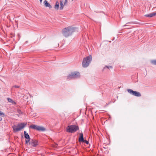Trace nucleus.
Listing matches in <instances>:
<instances>
[{
	"label": "nucleus",
	"mask_w": 156,
	"mask_h": 156,
	"mask_svg": "<svg viewBox=\"0 0 156 156\" xmlns=\"http://www.w3.org/2000/svg\"><path fill=\"white\" fill-rule=\"evenodd\" d=\"M76 27H68L63 29L62 30V33L66 37L71 36L75 30Z\"/></svg>",
	"instance_id": "nucleus-1"
},
{
	"label": "nucleus",
	"mask_w": 156,
	"mask_h": 156,
	"mask_svg": "<svg viewBox=\"0 0 156 156\" xmlns=\"http://www.w3.org/2000/svg\"><path fill=\"white\" fill-rule=\"evenodd\" d=\"M92 60V57L91 55H89L86 58H84L82 62V66L84 68L88 67L90 63Z\"/></svg>",
	"instance_id": "nucleus-2"
},
{
	"label": "nucleus",
	"mask_w": 156,
	"mask_h": 156,
	"mask_svg": "<svg viewBox=\"0 0 156 156\" xmlns=\"http://www.w3.org/2000/svg\"><path fill=\"white\" fill-rule=\"evenodd\" d=\"M79 129V128L78 126L72 125L67 126L66 130L67 132L73 133L76 132Z\"/></svg>",
	"instance_id": "nucleus-3"
},
{
	"label": "nucleus",
	"mask_w": 156,
	"mask_h": 156,
	"mask_svg": "<svg viewBox=\"0 0 156 156\" xmlns=\"http://www.w3.org/2000/svg\"><path fill=\"white\" fill-rule=\"evenodd\" d=\"M27 123L24 122L18 123L17 125H14L12 126L14 132H17L20 131L25 127Z\"/></svg>",
	"instance_id": "nucleus-4"
},
{
	"label": "nucleus",
	"mask_w": 156,
	"mask_h": 156,
	"mask_svg": "<svg viewBox=\"0 0 156 156\" xmlns=\"http://www.w3.org/2000/svg\"><path fill=\"white\" fill-rule=\"evenodd\" d=\"M80 74L79 72H75L69 74L67 77V79L69 80L72 79L77 78L80 77Z\"/></svg>",
	"instance_id": "nucleus-5"
},
{
	"label": "nucleus",
	"mask_w": 156,
	"mask_h": 156,
	"mask_svg": "<svg viewBox=\"0 0 156 156\" xmlns=\"http://www.w3.org/2000/svg\"><path fill=\"white\" fill-rule=\"evenodd\" d=\"M30 127L39 131H44L46 130L45 128L42 126L34 124L31 125L30 126Z\"/></svg>",
	"instance_id": "nucleus-6"
},
{
	"label": "nucleus",
	"mask_w": 156,
	"mask_h": 156,
	"mask_svg": "<svg viewBox=\"0 0 156 156\" xmlns=\"http://www.w3.org/2000/svg\"><path fill=\"white\" fill-rule=\"evenodd\" d=\"M127 90L129 93L134 96L140 97L141 96V94L139 92L133 91L131 89H127Z\"/></svg>",
	"instance_id": "nucleus-7"
},
{
	"label": "nucleus",
	"mask_w": 156,
	"mask_h": 156,
	"mask_svg": "<svg viewBox=\"0 0 156 156\" xmlns=\"http://www.w3.org/2000/svg\"><path fill=\"white\" fill-rule=\"evenodd\" d=\"M28 143L31 146L33 147H36L39 144L38 141L34 139H31Z\"/></svg>",
	"instance_id": "nucleus-8"
},
{
	"label": "nucleus",
	"mask_w": 156,
	"mask_h": 156,
	"mask_svg": "<svg viewBox=\"0 0 156 156\" xmlns=\"http://www.w3.org/2000/svg\"><path fill=\"white\" fill-rule=\"evenodd\" d=\"M24 137L26 139L25 140L26 144H27L30 140V138L28 133L26 131H24Z\"/></svg>",
	"instance_id": "nucleus-9"
},
{
	"label": "nucleus",
	"mask_w": 156,
	"mask_h": 156,
	"mask_svg": "<svg viewBox=\"0 0 156 156\" xmlns=\"http://www.w3.org/2000/svg\"><path fill=\"white\" fill-rule=\"evenodd\" d=\"M156 15V12H154L153 13H150L149 14H146L145 16L148 17H151L154 16Z\"/></svg>",
	"instance_id": "nucleus-10"
},
{
	"label": "nucleus",
	"mask_w": 156,
	"mask_h": 156,
	"mask_svg": "<svg viewBox=\"0 0 156 156\" xmlns=\"http://www.w3.org/2000/svg\"><path fill=\"white\" fill-rule=\"evenodd\" d=\"M84 138L83 137V133L80 134V136L79 138V142H82L84 141Z\"/></svg>",
	"instance_id": "nucleus-11"
},
{
	"label": "nucleus",
	"mask_w": 156,
	"mask_h": 156,
	"mask_svg": "<svg viewBox=\"0 0 156 156\" xmlns=\"http://www.w3.org/2000/svg\"><path fill=\"white\" fill-rule=\"evenodd\" d=\"M44 4L46 7H48L49 9L52 8L51 5L46 0L44 1Z\"/></svg>",
	"instance_id": "nucleus-12"
},
{
	"label": "nucleus",
	"mask_w": 156,
	"mask_h": 156,
	"mask_svg": "<svg viewBox=\"0 0 156 156\" xmlns=\"http://www.w3.org/2000/svg\"><path fill=\"white\" fill-rule=\"evenodd\" d=\"M60 7V9L61 10H62L64 7V5L63 4V2L62 1L60 0L59 1Z\"/></svg>",
	"instance_id": "nucleus-13"
},
{
	"label": "nucleus",
	"mask_w": 156,
	"mask_h": 156,
	"mask_svg": "<svg viewBox=\"0 0 156 156\" xmlns=\"http://www.w3.org/2000/svg\"><path fill=\"white\" fill-rule=\"evenodd\" d=\"M7 100L8 102L13 104H16V102L14 101H13V100L10 98H7Z\"/></svg>",
	"instance_id": "nucleus-14"
},
{
	"label": "nucleus",
	"mask_w": 156,
	"mask_h": 156,
	"mask_svg": "<svg viewBox=\"0 0 156 156\" xmlns=\"http://www.w3.org/2000/svg\"><path fill=\"white\" fill-rule=\"evenodd\" d=\"M59 2L58 1H57L56 2L54 8L58 10L59 8Z\"/></svg>",
	"instance_id": "nucleus-15"
},
{
	"label": "nucleus",
	"mask_w": 156,
	"mask_h": 156,
	"mask_svg": "<svg viewBox=\"0 0 156 156\" xmlns=\"http://www.w3.org/2000/svg\"><path fill=\"white\" fill-rule=\"evenodd\" d=\"M108 68V69H109L110 68H112V66H105L104 68V69L103 70H104V69H105L106 68Z\"/></svg>",
	"instance_id": "nucleus-16"
},
{
	"label": "nucleus",
	"mask_w": 156,
	"mask_h": 156,
	"mask_svg": "<svg viewBox=\"0 0 156 156\" xmlns=\"http://www.w3.org/2000/svg\"><path fill=\"white\" fill-rule=\"evenodd\" d=\"M151 62L152 64L156 65V60H152Z\"/></svg>",
	"instance_id": "nucleus-17"
},
{
	"label": "nucleus",
	"mask_w": 156,
	"mask_h": 156,
	"mask_svg": "<svg viewBox=\"0 0 156 156\" xmlns=\"http://www.w3.org/2000/svg\"><path fill=\"white\" fill-rule=\"evenodd\" d=\"M2 115V117H4L5 115L1 111H0V116Z\"/></svg>",
	"instance_id": "nucleus-18"
},
{
	"label": "nucleus",
	"mask_w": 156,
	"mask_h": 156,
	"mask_svg": "<svg viewBox=\"0 0 156 156\" xmlns=\"http://www.w3.org/2000/svg\"><path fill=\"white\" fill-rule=\"evenodd\" d=\"M82 142H83L84 143H86L87 144H88V143H89L88 142L87 140H84V141H83Z\"/></svg>",
	"instance_id": "nucleus-19"
},
{
	"label": "nucleus",
	"mask_w": 156,
	"mask_h": 156,
	"mask_svg": "<svg viewBox=\"0 0 156 156\" xmlns=\"http://www.w3.org/2000/svg\"><path fill=\"white\" fill-rule=\"evenodd\" d=\"M13 87H14L15 88H20V86L15 85Z\"/></svg>",
	"instance_id": "nucleus-20"
},
{
	"label": "nucleus",
	"mask_w": 156,
	"mask_h": 156,
	"mask_svg": "<svg viewBox=\"0 0 156 156\" xmlns=\"http://www.w3.org/2000/svg\"><path fill=\"white\" fill-rule=\"evenodd\" d=\"M67 2H68L67 0H65L64 5H65L67 3Z\"/></svg>",
	"instance_id": "nucleus-21"
},
{
	"label": "nucleus",
	"mask_w": 156,
	"mask_h": 156,
	"mask_svg": "<svg viewBox=\"0 0 156 156\" xmlns=\"http://www.w3.org/2000/svg\"><path fill=\"white\" fill-rule=\"evenodd\" d=\"M18 112L20 114H22V112L20 110H18Z\"/></svg>",
	"instance_id": "nucleus-22"
},
{
	"label": "nucleus",
	"mask_w": 156,
	"mask_h": 156,
	"mask_svg": "<svg viewBox=\"0 0 156 156\" xmlns=\"http://www.w3.org/2000/svg\"><path fill=\"white\" fill-rule=\"evenodd\" d=\"M2 120V118L0 117V121H1Z\"/></svg>",
	"instance_id": "nucleus-23"
},
{
	"label": "nucleus",
	"mask_w": 156,
	"mask_h": 156,
	"mask_svg": "<svg viewBox=\"0 0 156 156\" xmlns=\"http://www.w3.org/2000/svg\"><path fill=\"white\" fill-rule=\"evenodd\" d=\"M40 0L41 2L42 1V0Z\"/></svg>",
	"instance_id": "nucleus-24"
}]
</instances>
